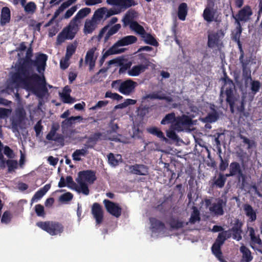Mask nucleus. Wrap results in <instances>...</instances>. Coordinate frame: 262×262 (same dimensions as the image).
<instances>
[{
	"label": "nucleus",
	"instance_id": "1",
	"mask_svg": "<svg viewBox=\"0 0 262 262\" xmlns=\"http://www.w3.org/2000/svg\"><path fill=\"white\" fill-rule=\"evenodd\" d=\"M47 60L48 56L43 53L37 54L35 59H32V56H25L15 65L12 81L33 92L38 97H42L48 92L43 75Z\"/></svg>",
	"mask_w": 262,
	"mask_h": 262
},
{
	"label": "nucleus",
	"instance_id": "2",
	"mask_svg": "<svg viewBox=\"0 0 262 262\" xmlns=\"http://www.w3.org/2000/svg\"><path fill=\"white\" fill-rule=\"evenodd\" d=\"M36 225L38 227L52 236L60 235L64 231L63 225L57 221H39L37 222Z\"/></svg>",
	"mask_w": 262,
	"mask_h": 262
},
{
	"label": "nucleus",
	"instance_id": "3",
	"mask_svg": "<svg viewBox=\"0 0 262 262\" xmlns=\"http://www.w3.org/2000/svg\"><path fill=\"white\" fill-rule=\"evenodd\" d=\"M224 33L222 30L209 33L208 34L207 46L211 49L217 48L219 51H221L223 47L221 38L224 37Z\"/></svg>",
	"mask_w": 262,
	"mask_h": 262
},
{
	"label": "nucleus",
	"instance_id": "4",
	"mask_svg": "<svg viewBox=\"0 0 262 262\" xmlns=\"http://www.w3.org/2000/svg\"><path fill=\"white\" fill-rule=\"evenodd\" d=\"M231 83L226 88L225 91L222 88L220 91V100L221 102L223 101V98L226 97L225 100L227 104L235 103L238 98V96L236 95L235 86L231 81Z\"/></svg>",
	"mask_w": 262,
	"mask_h": 262
},
{
	"label": "nucleus",
	"instance_id": "5",
	"mask_svg": "<svg viewBox=\"0 0 262 262\" xmlns=\"http://www.w3.org/2000/svg\"><path fill=\"white\" fill-rule=\"evenodd\" d=\"M253 14L252 9L249 5L245 6L239 10L236 15L232 13V17L235 19L236 25H242L241 23H247L250 20Z\"/></svg>",
	"mask_w": 262,
	"mask_h": 262
},
{
	"label": "nucleus",
	"instance_id": "6",
	"mask_svg": "<svg viewBox=\"0 0 262 262\" xmlns=\"http://www.w3.org/2000/svg\"><path fill=\"white\" fill-rule=\"evenodd\" d=\"M224 233H219L215 239V242L211 247V251L214 256L221 262H227L224 258L223 253L221 250V246L224 244L226 240L225 236L223 235Z\"/></svg>",
	"mask_w": 262,
	"mask_h": 262
},
{
	"label": "nucleus",
	"instance_id": "7",
	"mask_svg": "<svg viewBox=\"0 0 262 262\" xmlns=\"http://www.w3.org/2000/svg\"><path fill=\"white\" fill-rule=\"evenodd\" d=\"M192 124V119L189 116L182 115L177 117L176 122L171 125V127L180 132L183 130L184 127L189 126Z\"/></svg>",
	"mask_w": 262,
	"mask_h": 262
},
{
	"label": "nucleus",
	"instance_id": "8",
	"mask_svg": "<svg viewBox=\"0 0 262 262\" xmlns=\"http://www.w3.org/2000/svg\"><path fill=\"white\" fill-rule=\"evenodd\" d=\"M103 203L108 213L116 217H119L122 212V208L116 203L108 200L105 199Z\"/></svg>",
	"mask_w": 262,
	"mask_h": 262
},
{
	"label": "nucleus",
	"instance_id": "9",
	"mask_svg": "<svg viewBox=\"0 0 262 262\" xmlns=\"http://www.w3.org/2000/svg\"><path fill=\"white\" fill-rule=\"evenodd\" d=\"M96 180L95 173L91 170H83L79 172L78 177L76 181H81L82 182H88L90 184H93Z\"/></svg>",
	"mask_w": 262,
	"mask_h": 262
},
{
	"label": "nucleus",
	"instance_id": "10",
	"mask_svg": "<svg viewBox=\"0 0 262 262\" xmlns=\"http://www.w3.org/2000/svg\"><path fill=\"white\" fill-rule=\"evenodd\" d=\"M137 82L131 79L123 81L120 85L119 92L125 95H129L134 92Z\"/></svg>",
	"mask_w": 262,
	"mask_h": 262
},
{
	"label": "nucleus",
	"instance_id": "11",
	"mask_svg": "<svg viewBox=\"0 0 262 262\" xmlns=\"http://www.w3.org/2000/svg\"><path fill=\"white\" fill-rule=\"evenodd\" d=\"M106 3L110 5L118 6V8L123 10L137 5L135 0H106Z\"/></svg>",
	"mask_w": 262,
	"mask_h": 262
},
{
	"label": "nucleus",
	"instance_id": "12",
	"mask_svg": "<svg viewBox=\"0 0 262 262\" xmlns=\"http://www.w3.org/2000/svg\"><path fill=\"white\" fill-rule=\"evenodd\" d=\"M91 213L96 220L97 224H100L103 220V211L102 206L98 203L93 204L91 208Z\"/></svg>",
	"mask_w": 262,
	"mask_h": 262
},
{
	"label": "nucleus",
	"instance_id": "13",
	"mask_svg": "<svg viewBox=\"0 0 262 262\" xmlns=\"http://www.w3.org/2000/svg\"><path fill=\"white\" fill-rule=\"evenodd\" d=\"M243 223L239 219H236L234 220L232 227L230 230L232 232V237L234 239L239 241L242 239V227Z\"/></svg>",
	"mask_w": 262,
	"mask_h": 262
},
{
	"label": "nucleus",
	"instance_id": "14",
	"mask_svg": "<svg viewBox=\"0 0 262 262\" xmlns=\"http://www.w3.org/2000/svg\"><path fill=\"white\" fill-rule=\"evenodd\" d=\"M226 205V202L224 201L222 199H217V202L214 203L211 206L209 207V209L210 211L217 216L223 215L224 213V207Z\"/></svg>",
	"mask_w": 262,
	"mask_h": 262
},
{
	"label": "nucleus",
	"instance_id": "15",
	"mask_svg": "<svg viewBox=\"0 0 262 262\" xmlns=\"http://www.w3.org/2000/svg\"><path fill=\"white\" fill-rule=\"evenodd\" d=\"M250 59H246L245 61L240 62L242 70V77L244 80L245 85H247L249 81L252 80L251 76V71L248 65L250 62Z\"/></svg>",
	"mask_w": 262,
	"mask_h": 262
},
{
	"label": "nucleus",
	"instance_id": "16",
	"mask_svg": "<svg viewBox=\"0 0 262 262\" xmlns=\"http://www.w3.org/2000/svg\"><path fill=\"white\" fill-rule=\"evenodd\" d=\"M189 222H185L179 219L178 217L171 216H170L167 224L170 228L173 230H178L183 228L185 226L188 225Z\"/></svg>",
	"mask_w": 262,
	"mask_h": 262
},
{
	"label": "nucleus",
	"instance_id": "17",
	"mask_svg": "<svg viewBox=\"0 0 262 262\" xmlns=\"http://www.w3.org/2000/svg\"><path fill=\"white\" fill-rule=\"evenodd\" d=\"M129 169L132 173L140 175L146 176L148 173V167L143 164H136L129 166Z\"/></svg>",
	"mask_w": 262,
	"mask_h": 262
},
{
	"label": "nucleus",
	"instance_id": "18",
	"mask_svg": "<svg viewBox=\"0 0 262 262\" xmlns=\"http://www.w3.org/2000/svg\"><path fill=\"white\" fill-rule=\"evenodd\" d=\"M241 165L237 162H232L229 165V173H226V177L239 176L243 173Z\"/></svg>",
	"mask_w": 262,
	"mask_h": 262
},
{
	"label": "nucleus",
	"instance_id": "19",
	"mask_svg": "<svg viewBox=\"0 0 262 262\" xmlns=\"http://www.w3.org/2000/svg\"><path fill=\"white\" fill-rule=\"evenodd\" d=\"M137 15L138 12L135 10L130 9L128 10L122 19L124 26L131 25L132 23L135 21L134 19L137 17Z\"/></svg>",
	"mask_w": 262,
	"mask_h": 262
},
{
	"label": "nucleus",
	"instance_id": "20",
	"mask_svg": "<svg viewBox=\"0 0 262 262\" xmlns=\"http://www.w3.org/2000/svg\"><path fill=\"white\" fill-rule=\"evenodd\" d=\"M227 177L226 176V174L221 172L219 173L217 179H216L215 177H213L214 181L211 183L210 187L211 188H214V187L222 188L225 186Z\"/></svg>",
	"mask_w": 262,
	"mask_h": 262
},
{
	"label": "nucleus",
	"instance_id": "21",
	"mask_svg": "<svg viewBox=\"0 0 262 262\" xmlns=\"http://www.w3.org/2000/svg\"><path fill=\"white\" fill-rule=\"evenodd\" d=\"M11 18V12L10 9L7 7H3L2 9L0 24L2 26L9 23Z\"/></svg>",
	"mask_w": 262,
	"mask_h": 262
},
{
	"label": "nucleus",
	"instance_id": "22",
	"mask_svg": "<svg viewBox=\"0 0 262 262\" xmlns=\"http://www.w3.org/2000/svg\"><path fill=\"white\" fill-rule=\"evenodd\" d=\"M95 51L96 48H92L89 50L86 54L85 62L86 63L89 64L90 70H93L95 65V59H94V55Z\"/></svg>",
	"mask_w": 262,
	"mask_h": 262
},
{
	"label": "nucleus",
	"instance_id": "23",
	"mask_svg": "<svg viewBox=\"0 0 262 262\" xmlns=\"http://www.w3.org/2000/svg\"><path fill=\"white\" fill-rule=\"evenodd\" d=\"M51 188V184H48L45 185L42 188L39 189L34 194L31 199V202L37 201L40 200L42 196L48 191Z\"/></svg>",
	"mask_w": 262,
	"mask_h": 262
},
{
	"label": "nucleus",
	"instance_id": "24",
	"mask_svg": "<svg viewBox=\"0 0 262 262\" xmlns=\"http://www.w3.org/2000/svg\"><path fill=\"white\" fill-rule=\"evenodd\" d=\"M240 251L242 253L241 262H250L253 259L250 250L246 246H242Z\"/></svg>",
	"mask_w": 262,
	"mask_h": 262
},
{
	"label": "nucleus",
	"instance_id": "25",
	"mask_svg": "<svg viewBox=\"0 0 262 262\" xmlns=\"http://www.w3.org/2000/svg\"><path fill=\"white\" fill-rule=\"evenodd\" d=\"M147 68V65L139 64L134 66L128 71V73L130 76H137L144 72Z\"/></svg>",
	"mask_w": 262,
	"mask_h": 262
},
{
	"label": "nucleus",
	"instance_id": "26",
	"mask_svg": "<svg viewBox=\"0 0 262 262\" xmlns=\"http://www.w3.org/2000/svg\"><path fill=\"white\" fill-rule=\"evenodd\" d=\"M77 27V23L73 22L71 20L68 28L65 29V35L67 37V39H72L75 36L76 32L73 31L76 29Z\"/></svg>",
	"mask_w": 262,
	"mask_h": 262
},
{
	"label": "nucleus",
	"instance_id": "27",
	"mask_svg": "<svg viewBox=\"0 0 262 262\" xmlns=\"http://www.w3.org/2000/svg\"><path fill=\"white\" fill-rule=\"evenodd\" d=\"M188 13V7L185 3L180 4L178 7V16L179 19L185 20Z\"/></svg>",
	"mask_w": 262,
	"mask_h": 262
},
{
	"label": "nucleus",
	"instance_id": "28",
	"mask_svg": "<svg viewBox=\"0 0 262 262\" xmlns=\"http://www.w3.org/2000/svg\"><path fill=\"white\" fill-rule=\"evenodd\" d=\"M149 221L152 229L155 230L162 231L165 228L164 223L155 217H150Z\"/></svg>",
	"mask_w": 262,
	"mask_h": 262
},
{
	"label": "nucleus",
	"instance_id": "29",
	"mask_svg": "<svg viewBox=\"0 0 262 262\" xmlns=\"http://www.w3.org/2000/svg\"><path fill=\"white\" fill-rule=\"evenodd\" d=\"M137 41V38L133 35L125 36L118 40L119 44L121 46H126L133 44Z\"/></svg>",
	"mask_w": 262,
	"mask_h": 262
},
{
	"label": "nucleus",
	"instance_id": "30",
	"mask_svg": "<svg viewBox=\"0 0 262 262\" xmlns=\"http://www.w3.org/2000/svg\"><path fill=\"white\" fill-rule=\"evenodd\" d=\"M215 11L212 8L207 7L203 11V17L205 20L210 23L214 20Z\"/></svg>",
	"mask_w": 262,
	"mask_h": 262
},
{
	"label": "nucleus",
	"instance_id": "31",
	"mask_svg": "<svg viewBox=\"0 0 262 262\" xmlns=\"http://www.w3.org/2000/svg\"><path fill=\"white\" fill-rule=\"evenodd\" d=\"M107 11V8L101 7L97 9L92 16V19L99 23L105 16V12Z\"/></svg>",
	"mask_w": 262,
	"mask_h": 262
},
{
	"label": "nucleus",
	"instance_id": "32",
	"mask_svg": "<svg viewBox=\"0 0 262 262\" xmlns=\"http://www.w3.org/2000/svg\"><path fill=\"white\" fill-rule=\"evenodd\" d=\"M91 11V9L88 7L82 8L78 12L71 20L75 23H77L78 20L84 18L90 13Z\"/></svg>",
	"mask_w": 262,
	"mask_h": 262
},
{
	"label": "nucleus",
	"instance_id": "33",
	"mask_svg": "<svg viewBox=\"0 0 262 262\" xmlns=\"http://www.w3.org/2000/svg\"><path fill=\"white\" fill-rule=\"evenodd\" d=\"M98 23L93 19L87 20L85 22L84 30L85 33H91L97 27Z\"/></svg>",
	"mask_w": 262,
	"mask_h": 262
},
{
	"label": "nucleus",
	"instance_id": "34",
	"mask_svg": "<svg viewBox=\"0 0 262 262\" xmlns=\"http://www.w3.org/2000/svg\"><path fill=\"white\" fill-rule=\"evenodd\" d=\"M244 210L246 215L249 217L250 221L253 222L256 219V214L252 207L249 204H245Z\"/></svg>",
	"mask_w": 262,
	"mask_h": 262
},
{
	"label": "nucleus",
	"instance_id": "35",
	"mask_svg": "<svg viewBox=\"0 0 262 262\" xmlns=\"http://www.w3.org/2000/svg\"><path fill=\"white\" fill-rule=\"evenodd\" d=\"M102 136V133L98 132L94 133L89 137L86 142V143L89 144L88 145V147H93L94 145L96 144V142L100 139Z\"/></svg>",
	"mask_w": 262,
	"mask_h": 262
},
{
	"label": "nucleus",
	"instance_id": "36",
	"mask_svg": "<svg viewBox=\"0 0 262 262\" xmlns=\"http://www.w3.org/2000/svg\"><path fill=\"white\" fill-rule=\"evenodd\" d=\"M121 28V26L120 24H115L114 26H112L104 37V42L107 41L110 37L117 33Z\"/></svg>",
	"mask_w": 262,
	"mask_h": 262
},
{
	"label": "nucleus",
	"instance_id": "37",
	"mask_svg": "<svg viewBox=\"0 0 262 262\" xmlns=\"http://www.w3.org/2000/svg\"><path fill=\"white\" fill-rule=\"evenodd\" d=\"M76 182L78 183L79 186L77 185L75 190L78 193H82L86 195H88L90 193V190L87 184L85 182H82L78 181H76Z\"/></svg>",
	"mask_w": 262,
	"mask_h": 262
},
{
	"label": "nucleus",
	"instance_id": "38",
	"mask_svg": "<svg viewBox=\"0 0 262 262\" xmlns=\"http://www.w3.org/2000/svg\"><path fill=\"white\" fill-rule=\"evenodd\" d=\"M261 87V83L258 80H251L250 83V90L252 96H251V101L253 100L254 95L259 91Z\"/></svg>",
	"mask_w": 262,
	"mask_h": 262
},
{
	"label": "nucleus",
	"instance_id": "39",
	"mask_svg": "<svg viewBox=\"0 0 262 262\" xmlns=\"http://www.w3.org/2000/svg\"><path fill=\"white\" fill-rule=\"evenodd\" d=\"M129 27L132 30L139 34L141 37H144L143 35L146 33V31L143 27L139 24L137 21L132 23Z\"/></svg>",
	"mask_w": 262,
	"mask_h": 262
},
{
	"label": "nucleus",
	"instance_id": "40",
	"mask_svg": "<svg viewBox=\"0 0 262 262\" xmlns=\"http://www.w3.org/2000/svg\"><path fill=\"white\" fill-rule=\"evenodd\" d=\"M176 114L172 112L166 114L161 121V123L163 125L168 124L170 123H174L176 120Z\"/></svg>",
	"mask_w": 262,
	"mask_h": 262
},
{
	"label": "nucleus",
	"instance_id": "41",
	"mask_svg": "<svg viewBox=\"0 0 262 262\" xmlns=\"http://www.w3.org/2000/svg\"><path fill=\"white\" fill-rule=\"evenodd\" d=\"M143 36L142 38H144V41L146 43L156 47L158 46L159 43L156 38L150 33L146 32Z\"/></svg>",
	"mask_w": 262,
	"mask_h": 262
},
{
	"label": "nucleus",
	"instance_id": "42",
	"mask_svg": "<svg viewBox=\"0 0 262 262\" xmlns=\"http://www.w3.org/2000/svg\"><path fill=\"white\" fill-rule=\"evenodd\" d=\"M220 163L219 168L221 171H224L229 166V157L223 158L221 155H219Z\"/></svg>",
	"mask_w": 262,
	"mask_h": 262
},
{
	"label": "nucleus",
	"instance_id": "43",
	"mask_svg": "<svg viewBox=\"0 0 262 262\" xmlns=\"http://www.w3.org/2000/svg\"><path fill=\"white\" fill-rule=\"evenodd\" d=\"M118 40L109 49H108L106 51V53L108 54L109 55L119 54L123 53L125 49H118L119 47H121L119 43Z\"/></svg>",
	"mask_w": 262,
	"mask_h": 262
},
{
	"label": "nucleus",
	"instance_id": "44",
	"mask_svg": "<svg viewBox=\"0 0 262 262\" xmlns=\"http://www.w3.org/2000/svg\"><path fill=\"white\" fill-rule=\"evenodd\" d=\"M118 20V19L116 17H112L111 20L109 21L108 24L106 26H105L103 28H102L101 30L99 32V33L98 34V37L99 39H100L102 37L104 34L106 32V31L108 30L109 27L116 23Z\"/></svg>",
	"mask_w": 262,
	"mask_h": 262
},
{
	"label": "nucleus",
	"instance_id": "45",
	"mask_svg": "<svg viewBox=\"0 0 262 262\" xmlns=\"http://www.w3.org/2000/svg\"><path fill=\"white\" fill-rule=\"evenodd\" d=\"M70 136L68 135H63L60 134H56L55 136L52 137V139H47L49 141H54L59 143L61 146L64 145V140L66 138H70Z\"/></svg>",
	"mask_w": 262,
	"mask_h": 262
},
{
	"label": "nucleus",
	"instance_id": "46",
	"mask_svg": "<svg viewBox=\"0 0 262 262\" xmlns=\"http://www.w3.org/2000/svg\"><path fill=\"white\" fill-rule=\"evenodd\" d=\"M219 114L215 110L211 113H209L205 117L204 120L207 122L212 123L217 120L219 119Z\"/></svg>",
	"mask_w": 262,
	"mask_h": 262
},
{
	"label": "nucleus",
	"instance_id": "47",
	"mask_svg": "<svg viewBox=\"0 0 262 262\" xmlns=\"http://www.w3.org/2000/svg\"><path fill=\"white\" fill-rule=\"evenodd\" d=\"M200 220V212L196 208L194 207L193 210L189 218V222L192 224H194L196 222H199Z\"/></svg>",
	"mask_w": 262,
	"mask_h": 262
},
{
	"label": "nucleus",
	"instance_id": "48",
	"mask_svg": "<svg viewBox=\"0 0 262 262\" xmlns=\"http://www.w3.org/2000/svg\"><path fill=\"white\" fill-rule=\"evenodd\" d=\"M87 152V150L84 148L76 149L72 154L73 160L76 161H80L81 159L80 158V156H84Z\"/></svg>",
	"mask_w": 262,
	"mask_h": 262
},
{
	"label": "nucleus",
	"instance_id": "49",
	"mask_svg": "<svg viewBox=\"0 0 262 262\" xmlns=\"http://www.w3.org/2000/svg\"><path fill=\"white\" fill-rule=\"evenodd\" d=\"M122 11H123V9L119 8H111L110 9L107 8V11L105 12V16L104 17V20L112 15L120 13Z\"/></svg>",
	"mask_w": 262,
	"mask_h": 262
},
{
	"label": "nucleus",
	"instance_id": "50",
	"mask_svg": "<svg viewBox=\"0 0 262 262\" xmlns=\"http://www.w3.org/2000/svg\"><path fill=\"white\" fill-rule=\"evenodd\" d=\"M160 93L161 92L153 93V98L155 99L164 100L167 101V102H171L173 101V99L171 97L166 96L165 94H164L159 95V93Z\"/></svg>",
	"mask_w": 262,
	"mask_h": 262
},
{
	"label": "nucleus",
	"instance_id": "51",
	"mask_svg": "<svg viewBox=\"0 0 262 262\" xmlns=\"http://www.w3.org/2000/svg\"><path fill=\"white\" fill-rule=\"evenodd\" d=\"M149 132L155 136H157L158 138L162 139L163 141L166 140L163 132L156 127H153L149 129Z\"/></svg>",
	"mask_w": 262,
	"mask_h": 262
},
{
	"label": "nucleus",
	"instance_id": "52",
	"mask_svg": "<svg viewBox=\"0 0 262 262\" xmlns=\"http://www.w3.org/2000/svg\"><path fill=\"white\" fill-rule=\"evenodd\" d=\"M76 49V45L70 44L67 47L65 56L68 59H70L72 56L75 53Z\"/></svg>",
	"mask_w": 262,
	"mask_h": 262
},
{
	"label": "nucleus",
	"instance_id": "53",
	"mask_svg": "<svg viewBox=\"0 0 262 262\" xmlns=\"http://www.w3.org/2000/svg\"><path fill=\"white\" fill-rule=\"evenodd\" d=\"M6 163L8 166V172H11L17 168L18 163L16 160L8 159L6 161Z\"/></svg>",
	"mask_w": 262,
	"mask_h": 262
},
{
	"label": "nucleus",
	"instance_id": "54",
	"mask_svg": "<svg viewBox=\"0 0 262 262\" xmlns=\"http://www.w3.org/2000/svg\"><path fill=\"white\" fill-rule=\"evenodd\" d=\"M150 107L147 105L141 104L138 107V115L144 117L149 112Z\"/></svg>",
	"mask_w": 262,
	"mask_h": 262
},
{
	"label": "nucleus",
	"instance_id": "55",
	"mask_svg": "<svg viewBox=\"0 0 262 262\" xmlns=\"http://www.w3.org/2000/svg\"><path fill=\"white\" fill-rule=\"evenodd\" d=\"M12 218V215L10 211H5L2 216L1 223L7 224L9 223Z\"/></svg>",
	"mask_w": 262,
	"mask_h": 262
},
{
	"label": "nucleus",
	"instance_id": "56",
	"mask_svg": "<svg viewBox=\"0 0 262 262\" xmlns=\"http://www.w3.org/2000/svg\"><path fill=\"white\" fill-rule=\"evenodd\" d=\"M236 25L235 33L233 35V40L236 42H237V41H241L240 37L243 31V28L242 25L239 24V25Z\"/></svg>",
	"mask_w": 262,
	"mask_h": 262
},
{
	"label": "nucleus",
	"instance_id": "57",
	"mask_svg": "<svg viewBox=\"0 0 262 262\" xmlns=\"http://www.w3.org/2000/svg\"><path fill=\"white\" fill-rule=\"evenodd\" d=\"M80 118V116L77 117H71L63 120L61 124L67 126L68 127L71 126L73 124L75 123V121Z\"/></svg>",
	"mask_w": 262,
	"mask_h": 262
},
{
	"label": "nucleus",
	"instance_id": "58",
	"mask_svg": "<svg viewBox=\"0 0 262 262\" xmlns=\"http://www.w3.org/2000/svg\"><path fill=\"white\" fill-rule=\"evenodd\" d=\"M35 212L38 216L45 217L46 213L44 207L41 204H37L34 207Z\"/></svg>",
	"mask_w": 262,
	"mask_h": 262
},
{
	"label": "nucleus",
	"instance_id": "59",
	"mask_svg": "<svg viewBox=\"0 0 262 262\" xmlns=\"http://www.w3.org/2000/svg\"><path fill=\"white\" fill-rule=\"evenodd\" d=\"M60 97L63 103L72 104L75 101V99L72 97L69 94H61Z\"/></svg>",
	"mask_w": 262,
	"mask_h": 262
},
{
	"label": "nucleus",
	"instance_id": "60",
	"mask_svg": "<svg viewBox=\"0 0 262 262\" xmlns=\"http://www.w3.org/2000/svg\"><path fill=\"white\" fill-rule=\"evenodd\" d=\"M237 181L239 183H240V188L241 189H244L247 185V182L246 181V176L243 172L239 176L237 177Z\"/></svg>",
	"mask_w": 262,
	"mask_h": 262
},
{
	"label": "nucleus",
	"instance_id": "61",
	"mask_svg": "<svg viewBox=\"0 0 262 262\" xmlns=\"http://www.w3.org/2000/svg\"><path fill=\"white\" fill-rule=\"evenodd\" d=\"M59 128V125L58 124H53L52 125L50 131L46 136L47 139H52V137L55 136L57 131Z\"/></svg>",
	"mask_w": 262,
	"mask_h": 262
},
{
	"label": "nucleus",
	"instance_id": "62",
	"mask_svg": "<svg viewBox=\"0 0 262 262\" xmlns=\"http://www.w3.org/2000/svg\"><path fill=\"white\" fill-rule=\"evenodd\" d=\"M250 236L251 237V241L254 243L257 244L258 245H261V240L259 238V237L258 236H256L255 234L254 230L253 228H251L250 230Z\"/></svg>",
	"mask_w": 262,
	"mask_h": 262
},
{
	"label": "nucleus",
	"instance_id": "63",
	"mask_svg": "<svg viewBox=\"0 0 262 262\" xmlns=\"http://www.w3.org/2000/svg\"><path fill=\"white\" fill-rule=\"evenodd\" d=\"M118 64L120 67L119 73V74L124 73L126 72V70L129 69L130 67L131 64L130 63H123L121 60H118Z\"/></svg>",
	"mask_w": 262,
	"mask_h": 262
},
{
	"label": "nucleus",
	"instance_id": "64",
	"mask_svg": "<svg viewBox=\"0 0 262 262\" xmlns=\"http://www.w3.org/2000/svg\"><path fill=\"white\" fill-rule=\"evenodd\" d=\"M73 197V195L72 193L68 192L61 194L59 198V200L61 202H69L72 200Z\"/></svg>",
	"mask_w": 262,
	"mask_h": 262
}]
</instances>
